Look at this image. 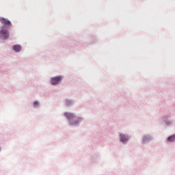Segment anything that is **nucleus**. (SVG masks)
Returning a JSON list of instances; mask_svg holds the SVG:
<instances>
[{"instance_id": "nucleus-6", "label": "nucleus", "mask_w": 175, "mask_h": 175, "mask_svg": "<svg viewBox=\"0 0 175 175\" xmlns=\"http://www.w3.org/2000/svg\"><path fill=\"white\" fill-rule=\"evenodd\" d=\"M168 142H175V135H172L167 139Z\"/></svg>"}, {"instance_id": "nucleus-4", "label": "nucleus", "mask_w": 175, "mask_h": 175, "mask_svg": "<svg viewBox=\"0 0 175 175\" xmlns=\"http://www.w3.org/2000/svg\"><path fill=\"white\" fill-rule=\"evenodd\" d=\"M21 45H14L13 46L14 51H16V53H18L19 51H21Z\"/></svg>"}, {"instance_id": "nucleus-3", "label": "nucleus", "mask_w": 175, "mask_h": 175, "mask_svg": "<svg viewBox=\"0 0 175 175\" xmlns=\"http://www.w3.org/2000/svg\"><path fill=\"white\" fill-rule=\"evenodd\" d=\"M120 142H122V143H125V142H128V137L127 136H126L124 135H122V134H120Z\"/></svg>"}, {"instance_id": "nucleus-5", "label": "nucleus", "mask_w": 175, "mask_h": 175, "mask_svg": "<svg viewBox=\"0 0 175 175\" xmlns=\"http://www.w3.org/2000/svg\"><path fill=\"white\" fill-rule=\"evenodd\" d=\"M64 116L68 118V120H70L73 118V114L70 113L66 112Z\"/></svg>"}, {"instance_id": "nucleus-2", "label": "nucleus", "mask_w": 175, "mask_h": 175, "mask_svg": "<svg viewBox=\"0 0 175 175\" xmlns=\"http://www.w3.org/2000/svg\"><path fill=\"white\" fill-rule=\"evenodd\" d=\"M61 81H62V77H55L51 79L52 85H57V84H59Z\"/></svg>"}, {"instance_id": "nucleus-8", "label": "nucleus", "mask_w": 175, "mask_h": 175, "mask_svg": "<svg viewBox=\"0 0 175 175\" xmlns=\"http://www.w3.org/2000/svg\"><path fill=\"white\" fill-rule=\"evenodd\" d=\"M70 103H71V102H70V100H67L66 101V105H67V106H69V105H70Z\"/></svg>"}, {"instance_id": "nucleus-1", "label": "nucleus", "mask_w": 175, "mask_h": 175, "mask_svg": "<svg viewBox=\"0 0 175 175\" xmlns=\"http://www.w3.org/2000/svg\"><path fill=\"white\" fill-rule=\"evenodd\" d=\"M0 22L4 25L0 30V38L2 39H8L9 38V30H8V29L12 27V23L5 18H1Z\"/></svg>"}, {"instance_id": "nucleus-7", "label": "nucleus", "mask_w": 175, "mask_h": 175, "mask_svg": "<svg viewBox=\"0 0 175 175\" xmlns=\"http://www.w3.org/2000/svg\"><path fill=\"white\" fill-rule=\"evenodd\" d=\"M33 105H34V107H37V106H39V102L38 101L34 102Z\"/></svg>"}]
</instances>
